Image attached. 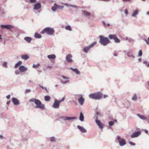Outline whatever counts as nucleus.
I'll use <instances>...</instances> for the list:
<instances>
[{
    "mask_svg": "<svg viewBox=\"0 0 149 149\" xmlns=\"http://www.w3.org/2000/svg\"><path fill=\"white\" fill-rule=\"evenodd\" d=\"M1 29L5 28L8 29H11L13 28V26L11 25H1Z\"/></svg>",
    "mask_w": 149,
    "mask_h": 149,
    "instance_id": "obj_11",
    "label": "nucleus"
},
{
    "mask_svg": "<svg viewBox=\"0 0 149 149\" xmlns=\"http://www.w3.org/2000/svg\"><path fill=\"white\" fill-rule=\"evenodd\" d=\"M108 37L110 39H113L114 41L116 43H119L120 42V40L118 39L115 35H109Z\"/></svg>",
    "mask_w": 149,
    "mask_h": 149,
    "instance_id": "obj_7",
    "label": "nucleus"
},
{
    "mask_svg": "<svg viewBox=\"0 0 149 149\" xmlns=\"http://www.w3.org/2000/svg\"><path fill=\"white\" fill-rule=\"evenodd\" d=\"M145 41L146 42V43L147 44L149 45V37L148 38V40H145Z\"/></svg>",
    "mask_w": 149,
    "mask_h": 149,
    "instance_id": "obj_40",
    "label": "nucleus"
},
{
    "mask_svg": "<svg viewBox=\"0 0 149 149\" xmlns=\"http://www.w3.org/2000/svg\"><path fill=\"white\" fill-rule=\"evenodd\" d=\"M145 132L146 133L148 134V131L146 130H145Z\"/></svg>",
    "mask_w": 149,
    "mask_h": 149,
    "instance_id": "obj_53",
    "label": "nucleus"
},
{
    "mask_svg": "<svg viewBox=\"0 0 149 149\" xmlns=\"http://www.w3.org/2000/svg\"><path fill=\"white\" fill-rule=\"evenodd\" d=\"M57 6H58V9H62L64 7L63 6H59L58 5H57Z\"/></svg>",
    "mask_w": 149,
    "mask_h": 149,
    "instance_id": "obj_39",
    "label": "nucleus"
},
{
    "mask_svg": "<svg viewBox=\"0 0 149 149\" xmlns=\"http://www.w3.org/2000/svg\"><path fill=\"white\" fill-rule=\"evenodd\" d=\"M109 124L110 126H112L113 125L114 122L113 121H110L109 122Z\"/></svg>",
    "mask_w": 149,
    "mask_h": 149,
    "instance_id": "obj_38",
    "label": "nucleus"
},
{
    "mask_svg": "<svg viewBox=\"0 0 149 149\" xmlns=\"http://www.w3.org/2000/svg\"><path fill=\"white\" fill-rule=\"evenodd\" d=\"M95 122L100 128L101 129L103 128V124L101 123L100 121L98 119V117L97 116L96 117Z\"/></svg>",
    "mask_w": 149,
    "mask_h": 149,
    "instance_id": "obj_9",
    "label": "nucleus"
},
{
    "mask_svg": "<svg viewBox=\"0 0 149 149\" xmlns=\"http://www.w3.org/2000/svg\"><path fill=\"white\" fill-rule=\"evenodd\" d=\"M31 91V90L30 89H27L25 91V93H29Z\"/></svg>",
    "mask_w": 149,
    "mask_h": 149,
    "instance_id": "obj_42",
    "label": "nucleus"
},
{
    "mask_svg": "<svg viewBox=\"0 0 149 149\" xmlns=\"http://www.w3.org/2000/svg\"><path fill=\"white\" fill-rule=\"evenodd\" d=\"M125 13L126 14H127L128 13V12L127 10H125Z\"/></svg>",
    "mask_w": 149,
    "mask_h": 149,
    "instance_id": "obj_52",
    "label": "nucleus"
},
{
    "mask_svg": "<svg viewBox=\"0 0 149 149\" xmlns=\"http://www.w3.org/2000/svg\"><path fill=\"white\" fill-rule=\"evenodd\" d=\"M97 44L96 42H94L91 44L89 46L86 47L83 49V51L86 53L88 52V51L91 48L93 47L95 45Z\"/></svg>",
    "mask_w": 149,
    "mask_h": 149,
    "instance_id": "obj_6",
    "label": "nucleus"
},
{
    "mask_svg": "<svg viewBox=\"0 0 149 149\" xmlns=\"http://www.w3.org/2000/svg\"><path fill=\"white\" fill-rule=\"evenodd\" d=\"M110 25L109 24H107L106 25H105V26H109Z\"/></svg>",
    "mask_w": 149,
    "mask_h": 149,
    "instance_id": "obj_51",
    "label": "nucleus"
},
{
    "mask_svg": "<svg viewBox=\"0 0 149 149\" xmlns=\"http://www.w3.org/2000/svg\"><path fill=\"white\" fill-rule=\"evenodd\" d=\"M138 11L137 10H136L135 11H134L133 13L132 16L134 17L136 16L138 13Z\"/></svg>",
    "mask_w": 149,
    "mask_h": 149,
    "instance_id": "obj_31",
    "label": "nucleus"
},
{
    "mask_svg": "<svg viewBox=\"0 0 149 149\" xmlns=\"http://www.w3.org/2000/svg\"><path fill=\"white\" fill-rule=\"evenodd\" d=\"M147 83H148V85L149 86V81Z\"/></svg>",
    "mask_w": 149,
    "mask_h": 149,
    "instance_id": "obj_60",
    "label": "nucleus"
},
{
    "mask_svg": "<svg viewBox=\"0 0 149 149\" xmlns=\"http://www.w3.org/2000/svg\"><path fill=\"white\" fill-rule=\"evenodd\" d=\"M10 95H8L6 96V98L8 99H9L10 98Z\"/></svg>",
    "mask_w": 149,
    "mask_h": 149,
    "instance_id": "obj_46",
    "label": "nucleus"
},
{
    "mask_svg": "<svg viewBox=\"0 0 149 149\" xmlns=\"http://www.w3.org/2000/svg\"><path fill=\"white\" fill-rule=\"evenodd\" d=\"M146 66L148 67H149V63H148L147 65H146Z\"/></svg>",
    "mask_w": 149,
    "mask_h": 149,
    "instance_id": "obj_56",
    "label": "nucleus"
},
{
    "mask_svg": "<svg viewBox=\"0 0 149 149\" xmlns=\"http://www.w3.org/2000/svg\"><path fill=\"white\" fill-rule=\"evenodd\" d=\"M40 65V64L39 63H38L36 65L33 64V67L34 68H38V67H39Z\"/></svg>",
    "mask_w": 149,
    "mask_h": 149,
    "instance_id": "obj_33",
    "label": "nucleus"
},
{
    "mask_svg": "<svg viewBox=\"0 0 149 149\" xmlns=\"http://www.w3.org/2000/svg\"><path fill=\"white\" fill-rule=\"evenodd\" d=\"M137 97L136 95H134L132 98V99L133 100H136L137 99Z\"/></svg>",
    "mask_w": 149,
    "mask_h": 149,
    "instance_id": "obj_36",
    "label": "nucleus"
},
{
    "mask_svg": "<svg viewBox=\"0 0 149 149\" xmlns=\"http://www.w3.org/2000/svg\"><path fill=\"white\" fill-rule=\"evenodd\" d=\"M47 57L49 59H54L56 56L54 54H52L48 55Z\"/></svg>",
    "mask_w": 149,
    "mask_h": 149,
    "instance_id": "obj_20",
    "label": "nucleus"
},
{
    "mask_svg": "<svg viewBox=\"0 0 149 149\" xmlns=\"http://www.w3.org/2000/svg\"><path fill=\"white\" fill-rule=\"evenodd\" d=\"M58 9L57 5L55 3L54 4V6L52 8V10L53 11H55L56 10Z\"/></svg>",
    "mask_w": 149,
    "mask_h": 149,
    "instance_id": "obj_18",
    "label": "nucleus"
},
{
    "mask_svg": "<svg viewBox=\"0 0 149 149\" xmlns=\"http://www.w3.org/2000/svg\"><path fill=\"white\" fill-rule=\"evenodd\" d=\"M117 140L118 141L120 145L121 146H123L126 144V142L125 140L121 138L119 136H117Z\"/></svg>",
    "mask_w": 149,
    "mask_h": 149,
    "instance_id": "obj_8",
    "label": "nucleus"
},
{
    "mask_svg": "<svg viewBox=\"0 0 149 149\" xmlns=\"http://www.w3.org/2000/svg\"><path fill=\"white\" fill-rule=\"evenodd\" d=\"M82 12L85 15L87 16H89L91 15V14L89 12L85 11V10H82Z\"/></svg>",
    "mask_w": 149,
    "mask_h": 149,
    "instance_id": "obj_24",
    "label": "nucleus"
},
{
    "mask_svg": "<svg viewBox=\"0 0 149 149\" xmlns=\"http://www.w3.org/2000/svg\"><path fill=\"white\" fill-rule=\"evenodd\" d=\"M56 86H58V85H56Z\"/></svg>",
    "mask_w": 149,
    "mask_h": 149,
    "instance_id": "obj_63",
    "label": "nucleus"
},
{
    "mask_svg": "<svg viewBox=\"0 0 149 149\" xmlns=\"http://www.w3.org/2000/svg\"><path fill=\"white\" fill-rule=\"evenodd\" d=\"M77 127L82 133H85L86 132V129L80 125H78Z\"/></svg>",
    "mask_w": 149,
    "mask_h": 149,
    "instance_id": "obj_16",
    "label": "nucleus"
},
{
    "mask_svg": "<svg viewBox=\"0 0 149 149\" xmlns=\"http://www.w3.org/2000/svg\"><path fill=\"white\" fill-rule=\"evenodd\" d=\"M7 63L6 62H4L3 64V65L6 68V67H7Z\"/></svg>",
    "mask_w": 149,
    "mask_h": 149,
    "instance_id": "obj_43",
    "label": "nucleus"
},
{
    "mask_svg": "<svg viewBox=\"0 0 149 149\" xmlns=\"http://www.w3.org/2000/svg\"><path fill=\"white\" fill-rule=\"evenodd\" d=\"M91 98L95 100H99L103 97L102 94L100 92L91 94L89 95Z\"/></svg>",
    "mask_w": 149,
    "mask_h": 149,
    "instance_id": "obj_3",
    "label": "nucleus"
},
{
    "mask_svg": "<svg viewBox=\"0 0 149 149\" xmlns=\"http://www.w3.org/2000/svg\"><path fill=\"white\" fill-rule=\"evenodd\" d=\"M62 4L64 5H65L66 6H70L72 7H74V8L77 7V6H76L72 5L69 4H68V3H62Z\"/></svg>",
    "mask_w": 149,
    "mask_h": 149,
    "instance_id": "obj_27",
    "label": "nucleus"
},
{
    "mask_svg": "<svg viewBox=\"0 0 149 149\" xmlns=\"http://www.w3.org/2000/svg\"><path fill=\"white\" fill-rule=\"evenodd\" d=\"M47 68H49L51 69L52 68V67L51 66H48L47 67Z\"/></svg>",
    "mask_w": 149,
    "mask_h": 149,
    "instance_id": "obj_54",
    "label": "nucleus"
},
{
    "mask_svg": "<svg viewBox=\"0 0 149 149\" xmlns=\"http://www.w3.org/2000/svg\"><path fill=\"white\" fill-rule=\"evenodd\" d=\"M15 73H16V74H18L16 72H15Z\"/></svg>",
    "mask_w": 149,
    "mask_h": 149,
    "instance_id": "obj_64",
    "label": "nucleus"
},
{
    "mask_svg": "<svg viewBox=\"0 0 149 149\" xmlns=\"http://www.w3.org/2000/svg\"><path fill=\"white\" fill-rule=\"evenodd\" d=\"M142 0L144 1H145V0Z\"/></svg>",
    "mask_w": 149,
    "mask_h": 149,
    "instance_id": "obj_62",
    "label": "nucleus"
},
{
    "mask_svg": "<svg viewBox=\"0 0 149 149\" xmlns=\"http://www.w3.org/2000/svg\"><path fill=\"white\" fill-rule=\"evenodd\" d=\"M100 38L99 42L101 44L104 46H105L110 42V41L108 38L107 37H105L103 36L100 35L99 36Z\"/></svg>",
    "mask_w": 149,
    "mask_h": 149,
    "instance_id": "obj_2",
    "label": "nucleus"
},
{
    "mask_svg": "<svg viewBox=\"0 0 149 149\" xmlns=\"http://www.w3.org/2000/svg\"><path fill=\"white\" fill-rule=\"evenodd\" d=\"M96 114L97 115H100V112H96Z\"/></svg>",
    "mask_w": 149,
    "mask_h": 149,
    "instance_id": "obj_48",
    "label": "nucleus"
},
{
    "mask_svg": "<svg viewBox=\"0 0 149 149\" xmlns=\"http://www.w3.org/2000/svg\"><path fill=\"white\" fill-rule=\"evenodd\" d=\"M30 102H33L36 105V107L41 109H44L45 108V105L42 104L41 102L39 100L36 99H32L30 100Z\"/></svg>",
    "mask_w": 149,
    "mask_h": 149,
    "instance_id": "obj_1",
    "label": "nucleus"
},
{
    "mask_svg": "<svg viewBox=\"0 0 149 149\" xmlns=\"http://www.w3.org/2000/svg\"><path fill=\"white\" fill-rule=\"evenodd\" d=\"M138 116L139 118H141L142 119L145 120L146 119V118L145 117L141 115L140 114H138Z\"/></svg>",
    "mask_w": 149,
    "mask_h": 149,
    "instance_id": "obj_30",
    "label": "nucleus"
},
{
    "mask_svg": "<svg viewBox=\"0 0 149 149\" xmlns=\"http://www.w3.org/2000/svg\"><path fill=\"white\" fill-rule=\"evenodd\" d=\"M107 95H103V97L104 98H106L107 97Z\"/></svg>",
    "mask_w": 149,
    "mask_h": 149,
    "instance_id": "obj_50",
    "label": "nucleus"
},
{
    "mask_svg": "<svg viewBox=\"0 0 149 149\" xmlns=\"http://www.w3.org/2000/svg\"><path fill=\"white\" fill-rule=\"evenodd\" d=\"M127 55L129 57H133V58H134V56H133L132 55V54H131V53H130V52H128L127 53Z\"/></svg>",
    "mask_w": 149,
    "mask_h": 149,
    "instance_id": "obj_35",
    "label": "nucleus"
},
{
    "mask_svg": "<svg viewBox=\"0 0 149 149\" xmlns=\"http://www.w3.org/2000/svg\"><path fill=\"white\" fill-rule=\"evenodd\" d=\"M50 141L52 142L56 141L55 138L54 137H52L50 138Z\"/></svg>",
    "mask_w": 149,
    "mask_h": 149,
    "instance_id": "obj_34",
    "label": "nucleus"
},
{
    "mask_svg": "<svg viewBox=\"0 0 149 149\" xmlns=\"http://www.w3.org/2000/svg\"><path fill=\"white\" fill-rule=\"evenodd\" d=\"M64 100L65 98L64 97L61 100H57L56 99H55L54 100V102L53 104L52 107L55 109H58L59 108L60 103L63 101Z\"/></svg>",
    "mask_w": 149,
    "mask_h": 149,
    "instance_id": "obj_5",
    "label": "nucleus"
},
{
    "mask_svg": "<svg viewBox=\"0 0 149 149\" xmlns=\"http://www.w3.org/2000/svg\"><path fill=\"white\" fill-rule=\"evenodd\" d=\"M69 81H65L64 82H63V83L64 84H65V83H68V82Z\"/></svg>",
    "mask_w": 149,
    "mask_h": 149,
    "instance_id": "obj_49",
    "label": "nucleus"
},
{
    "mask_svg": "<svg viewBox=\"0 0 149 149\" xmlns=\"http://www.w3.org/2000/svg\"><path fill=\"white\" fill-rule=\"evenodd\" d=\"M22 63L21 61H19L17 63H16L15 65V68H17L19 65H21Z\"/></svg>",
    "mask_w": 149,
    "mask_h": 149,
    "instance_id": "obj_28",
    "label": "nucleus"
},
{
    "mask_svg": "<svg viewBox=\"0 0 149 149\" xmlns=\"http://www.w3.org/2000/svg\"><path fill=\"white\" fill-rule=\"evenodd\" d=\"M24 40L28 42H30L31 40V38L29 37H26L24 38Z\"/></svg>",
    "mask_w": 149,
    "mask_h": 149,
    "instance_id": "obj_26",
    "label": "nucleus"
},
{
    "mask_svg": "<svg viewBox=\"0 0 149 149\" xmlns=\"http://www.w3.org/2000/svg\"><path fill=\"white\" fill-rule=\"evenodd\" d=\"M85 99L83 97L82 95H81V97L78 99L79 103L81 105H82Z\"/></svg>",
    "mask_w": 149,
    "mask_h": 149,
    "instance_id": "obj_13",
    "label": "nucleus"
},
{
    "mask_svg": "<svg viewBox=\"0 0 149 149\" xmlns=\"http://www.w3.org/2000/svg\"><path fill=\"white\" fill-rule=\"evenodd\" d=\"M72 56L70 54H68L66 57V60L69 63H71L72 61V60L71 59Z\"/></svg>",
    "mask_w": 149,
    "mask_h": 149,
    "instance_id": "obj_14",
    "label": "nucleus"
},
{
    "mask_svg": "<svg viewBox=\"0 0 149 149\" xmlns=\"http://www.w3.org/2000/svg\"><path fill=\"white\" fill-rule=\"evenodd\" d=\"M79 119L80 120L82 121L84 120V116L82 113H80V116H79Z\"/></svg>",
    "mask_w": 149,
    "mask_h": 149,
    "instance_id": "obj_23",
    "label": "nucleus"
},
{
    "mask_svg": "<svg viewBox=\"0 0 149 149\" xmlns=\"http://www.w3.org/2000/svg\"><path fill=\"white\" fill-rule=\"evenodd\" d=\"M129 143L132 146H134L135 145V143L132 142V141H130Z\"/></svg>",
    "mask_w": 149,
    "mask_h": 149,
    "instance_id": "obj_41",
    "label": "nucleus"
},
{
    "mask_svg": "<svg viewBox=\"0 0 149 149\" xmlns=\"http://www.w3.org/2000/svg\"><path fill=\"white\" fill-rule=\"evenodd\" d=\"M41 7V4L40 3H38L35 5L34 9L35 10H38Z\"/></svg>",
    "mask_w": 149,
    "mask_h": 149,
    "instance_id": "obj_17",
    "label": "nucleus"
},
{
    "mask_svg": "<svg viewBox=\"0 0 149 149\" xmlns=\"http://www.w3.org/2000/svg\"><path fill=\"white\" fill-rule=\"evenodd\" d=\"M114 55L115 56H117V55H116V54H114Z\"/></svg>",
    "mask_w": 149,
    "mask_h": 149,
    "instance_id": "obj_61",
    "label": "nucleus"
},
{
    "mask_svg": "<svg viewBox=\"0 0 149 149\" xmlns=\"http://www.w3.org/2000/svg\"><path fill=\"white\" fill-rule=\"evenodd\" d=\"M50 99V97L49 96H45V100L46 101H49Z\"/></svg>",
    "mask_w": 149,
    "mask_h": 149,
    "instance_id": "obj_29",
    "label": "nucleus"
},
{
    "mask_svg": "<svg viewBox=\"0 0 149 149\" xmlns=\"http://www.w3.org/2000/svg\"><path fill=\"white\" fill-rule=\"evenodd\" d=\"M2 38H1V36L0 35V39H2Z\"/></svg>",
    "mask_w": 149,
    "mask_h": 149,
    "instance_id": "obj_58",
    "label": "nucleus"
},
{
    "mask_svg": "<svg viewBox=\"0 0 149 149\" xmlns=\"http://www.w3.org/2000/svg\"><path fill=\"white\" fill-rule=\"evenodd\" d=\"M76 118L75 117H64L63 119L65 120H70L74 119Z\"/></svg>",
    "mask_w": 149,
    "mask_h": 149,
    "instance_id": "obj_19",
    "label": "nucleus"
},
{
    "mask_svg": "<svg viewBox=\"0 0 149 149\" xmlns=\"http://www.w3.org/2000/svg\"><path fill=\"white\" fill-rule=\"evenodd\" d=\"M65 29L67 30H69L70 31H71L72 30L70 26L69 25L66 26L65 27Z\"/></svg>",
    "mask_w": 149,
    "mask_h": 149,
    "instance_id": "obj_32",
    "label": "nucleus"
},
{
    "mask_svg": "<svg viewBox=\"0 0 149 149\" xmlns=\"http://www.w3.org/2000/svg\"><path fill=\"white\" fill-rule=\"evenodd\" d=\"M10 102H7V104H9L10 103Z\"/></svg>",
    "mask_w": 149,
    "mask_h": 149,
    "instance_id": "obj_57",
    "label": "nucleus"
},
{
    "mask_svg": "<svg viewBox=\"0 0 149 149\" xmlns=\"http://www.w3.org/2000/svg\"><path fill=\"white\" fill-rule=\"evenodd\" d=\"M35 37L36 38H41V36L38 33H36L35 34Z\"/></svg>",
    "mask_w": 149,
    "mask_h": 149,
    "instance_id": "obj_25",
    "label": "nucleus"
},
{
    "mask_svg": "<svg viewBox=\"0 0 149 149\" xmlns=\"http://www.w3.org/2000/svg\"><path fill=\"white\" fill-rule=\"evenodd\" d=\"M62 77L64 79H68L69 78L68 77H66L65 76H62Z\"/></svg>",
    "mask_w": 149,
    "mask_h": 149,
    "instance_id": "obj_45",
    "label": "nucleus"
},
{
    "mask_svg": "<svg viewBox=\"0 0 149 149\" xmlns=\"http://www.w3.org/2000/svg\"><path fill=\"white\" fill-rule=\"evenodd\" d=\"M30 1L31 3H35L36 2V0H30Z\"/></svg>",
    "mask_w": 149,
    "mask_h": 149,
    "instance_id": "obj_44",
    "label": "nucleus"
},
{
    "mask_svg": "<svg viewBox=\"0 0 149 149\" xmlns=\"http://www.w3.org/2000/svg\"><path fill=\"white\" fill-rule=\"evenodd\" d=\"M142 51L141 50H140L139 51V53H138V56H141L142 55Z\"/></svg>",
    "mask_w": 149,
    "mask_h": 149,
    "instance_id": "obj_37",
    "label": "nucleus"
},
{
    "mask_svg": "<svg viewBox=\"0 0 149 149\" xmlns=\"http://www.w3.org/2000/svg\"><path fill=\"white\" fill-rule=\"evenodd\" d=\"M141 134V132L140 131H138L136 132L133 133V134L131 135V137L132 138H134L138 137Z\"/></svg>",
    "mask_w": 149,
    "mask_h": 149,
    "instance_id": "obj_12",
    "label": "nucleus"
},
{
    "mask_svg": "<svg viewBox=\"0 0 149 149\" xmlns=\"http://www.w3.org/2000/svg\"><path fill=\"white\" fill-rule=\"evenodd\" d=\"M71 69L77 74H79L80 73L79 71L77 69H73L71 68Z\"/></svg>",
    "mask_w": 149,
    "mask_h": 149,
    "instance_id": "obj_22",
    "label": "nucleus"
},
{
    "mask_svg": "<svg viewBox=\"0 0 149 149\" xmlns=\"http://www.w3.org/2000/svg\"><path fill=\"white\" fill-rule=\"evenodd\" d=\"M12 100L13 103L14 104L18 105L19 104V101L17 98L13 97L12 98Z\"/></svg>",
    "mask_w": 149,
    "mask_h": 149,
    "instance_id": "obj_15",
    "label": "nucleus"
},
{
    "mask_svg": "<svg viewBox=\"0 0 149 149\" xmlns=\"http://www.w3.org/2000/svg\"><path fill=\"white\" fill-rule=\"evenodd\" d=\"M143 63H144V64H146V65H147V64H148V62H147V61H144L143 62Z\"/></svg>",
    "mask_w": 149,
    "mask_h": 149,
    "instance_id": "obj_47",
    "label": "nucleus"
},
{
    "mask_svg": "<svg viewBox=\"0 0 149 149\" xmlns=\"http://www.w3.org/2000/svg\"><path fill=\"white\" fill-rule=\"evenodd\" d=\"M123 1H130V0H122Z\"/></svg>",
    "mask_w": 149,
    "mask_h": 149,
    "instance_id": "obj_55",
    "label": "nucleus"
},
{
    "mask_svg": "<svg viewBox=\"0 0 149 149\" xmlns=\"http://www.w3.org/2000/svg\"><path fill=\"white\" fill-rule=\"evenodd\" d=\"M29 58V56L27 54L22 55L21 58L25 60H26Z\"/></svg>",
    "mask_w": 149,
    "mask_h": 149,
    "instance_id": "obj_21",
    "label": "nucleus"
},
{
    "mask_svg": "<svg viewBox=\"0 0 149 149\" xmlns=\"http://www.w3.org/2000/svg\"><path fill=\"white\" fill-rule=\"evenodd\" d=\"M147 14L149 15V11L147 13Z\"/></svg>",
    "mask_w": 149,
    "mask_h": 149,
    "instance_id": "obj_59",
    "label": "nucleus"
},
{
    "mask_svg": "<svg viewBox=\"0 0 149 149\" xmlns=\"http://www.w3.org/2000/svg\"><path fill=\"white\" fill-rule=\"evenodd\" d=\"M54 32V31L53 29L49 27H47L42 30L41 31V34H44V33H46L48 34L51 35L53 34Z\"/></svg>",
    "mask_w": 149,
    "mask_h": 149,
    "instance_id": "obj_4",
    "label": "nucleus"
},
{
    "mask_svg": "<svg viewBox=\"0 0 149 149\" xmlns=\"http://www.w3.org/2000/svg\"><path fill=\"white\" fill-rule=\"evenodd\" d=\"M19 70L20 72H23L26 71L27 70L28 68L24 66L21 65L19 67Z\"/></svg>",
    "mask_w": 149,
    "mask_h": 149,
    "instance_id": "obj_10",
    "label": "nucleus"
}]
</instances>
